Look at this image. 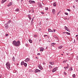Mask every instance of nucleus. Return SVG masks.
Masks as SVG:
<instances>
[{"label":"nucleus","mask_w":78,"mask_h":78,"mask_svg":"<svg viewBox=\"0 0 78 78\" xmlns=\"http://www.w3.org/2000/svg\"><path fill=\"white\" fill-rule=\"evenodd\" d=\"M24 66L26 67H27V64L26 63H24Z\"/></svg>","instance_id":"22"},{"label":"nucleus","mask_w":78,"mask_h":78,"mask_svg":"<svg viewBox=\"0 0 78 78\" xmlns=\"http://www.w3.org/2000/svg\"><path fill=\"white\" fill-rule=\"evenodd\" d=\"M41 13L42 14H44V13L43 12H42Z\"/></svg>","instance_id":"48"},{"label":"nucleus","mask_w":78,"mask_h":78,"mask_svg":"<svg viewBox=\"0 0 78 78\" xmlns=\"http://www.w3.org/2000/svg\"><path fill=\"white\" fill-rule=\"evenodd\" d=\"M11 64H10V63L9 62H6V66L7 68L9 70L10 69V65Z\"/></svg>","instance_id":"2"},{"label":"nucleus","mask_w":78,"mask_h":78,"mask_svg":"<svg viewBox=\"0 0 78 78\" xmlns=\"http://www.w3.org/2000/svg\"><path fill=\"white\" fill-rule=\"evenodd\" d=\"M31 24L32 25H33V22L31 21Z\"/></svg>","instance_id":"38"},{"label":"nucleus","mask_w":78,"mask_h":78,"mask_svg":"<svg viewBox=\"0 0 78 78\" xmlns=\"http://www.w3.org/2000/svg\"><path fill=\"white\" fill-rule=\"evenodd\" d=\"M28 17L30 20H31V17H30V16H29Z\"/></svg>","instance_id":"34"},{"label":"nucleus","mask_w":78,"mask_h":78,"mask_svg":"<svg viewBox=\"0 0 78 78\" xmlns=\"http://www.w3.org/2000/svg\"><path fill=\"white\" fill-rule=\"evenodd\" d=\"M62 48V45H61V46L58 47V48L59 49H61V48Z\"/></svg>","instance_id":"19"},{"label":"nucleus","mask_w":78,"mask_h":78,"mask_svg":"<svg viewBox=\"0 0 78 78\" xmlns=\"http://www.w3.org/2000/svg\"><path fill=\"white\" fill-rule=\"evenodd\" d=\"M53 5L54 6V7H55V6H56V2H55L53 3Z\"/></svg>","instance_id":"18"},{"label":"nucleus","mask_w":78,"mask_h":78,"mask_svg":"<svg viewBox=\"0 0 78 78\" xmlns=\"http://www.w3.org/2000/svg\"><path fill=\"white\" fill-rule=\"evenodd\" d=\"M57 70H58L57 67H55L52 70V73H54V72H56V71Z\"/></svg>","instance_id":"4"},{"label":"nucleus","mask_w":78,"mask_h":78,"mask_svg":"<svg viewBox=\"0 0 78 78\" xmlns=\"http://www.w3.org/2000/svg\"><path fill=\"white\" fill-rule=\"evenodd\" d=\"M25 45L26 46V47H28V44H25Z\"/></svg>","instance_id":"32"},{"label":"nucleus","mask_w":78,"mask_h":78,"mask_svg":"<svg viewBox=\"0 0 78 78\" xmlns=\"http://www.w3.org/2000/svg\"><path fill=\"white\" fill-rule=\"evenodd\" d=\"M12 59L13 61H15V58H14V56H13Z\"/></svg>","instance_id":"23"},{"label":"nucleus","mask_w":78,"mask_h":78,"mask_svg":"<svg viewBox=\"0 0 78 78\" xmlns=\"http://www.w3.org/2000/svg\"><path fill=\"white\" fill-rule=\"evenodd\" d=\"M76 0V2H78V0Z\"/></svg>","instance_id":"52"},{"label":"nucleus","mask_w":78,"mask_h":78,"mask_svg":"<svg viewBox=\"0 0 78 78\" xmlns=\"http://www.w3.org/2000/svg\"><path fill=\"white\" fill-rule=\"evenodd\" d=\"M37 55H41V54H40L39 53H38L37 54Z\"/></svg>","instance_id":"50"},{"label":"nucleus","mask_w":78,"mask_h":78,"mask_svg":"<svg viewBox=\"0 0 78 78\" xmlns=\"http://www.w3.org/2000/svg\"><path fill=\"white\" fill-rule=\"evenodd\" d=\"M12 44L15 47H19L21 45L20 42L19 41H12Z\"/></svg>","instance_id":"1"},{"label":"nucleus","mask_w":78,"mask_h":78,"mask_svg":"<svg viewBox=\"0 0 78 78\" xmlns=\"http://www.w3.org/2000/svg\"><path fill=\"white\" fill-rule=\"evenodd\" d=\"M40 51H43L44 50V48L43 47H41L40 48Z\"/></svg>","instance_id":"9"},{"label":"nucleus","mask_w":78,"mask_h":78,"mask_svg":"<svg viewBox=\"0 0 78 78\" xmlns=\"http://www.w3.org/2000/svg\"><path fill=\"white\" fill-rule=\"evenodd\" d=\"M48 7H46L45 8V10H48Z\"/></svg>","instance_id":"40"},{"label":"nucleus","mask_w":78,"mask_h":78,"mask_svg":"<svg viewBox=\"0 0 78 78\" xmlns=\"http://www.w3.org/2000/svg\"><path fill=\"white\" fill-rule=\"evenodd\" d=\"M39 68H40V69H41V70H42V67H41V66H38Z\"/></svg>","instance_id":"27"},{"label":"nucleus","mask_w":78,"mask_h":78,"mask_svg":"<svg viewBox=\"0 0 78 78\" xmlns=\"http://www.w3.org/2000/svg\"><path fill=\"white\" fill-rule=\"evenodd\" d=\"M66 33L67 34H68L69 35H70V33H69L68 32H66Z\"/></svg>","instance_id":"28"},{"label":"nucleus","mask_w":78,"mask_h":78,"mask_svg":"<svg viewBox=\"0 0 78 78\" xmlns=\"http://www.w3.org/2000/svg\"><path fill=\"white\" fill-rule=\"evenodd\" d=\"M44 37H46V36H48V35H44Z\"/></svg>","instance_id":"42"},{"label":"nucleus","mask_w":78,"mask_h":78,"mask_svg":"<svg viewBox=\"0 0 78 78\" xmlns=\"http://www.w3.org/2000/svg\"><path fill=\"white\" fill-rule=\"evenodd\" d=\"M35 58L36 59H38V58H37V57H36Z\"/></svg>","instance_id":"54"},{"label":"nucleus","mask_w":78,"mask_h":78,"mask_svg":"<svg viewBox=\"0 0 78 78\" xmlns=\"http://www.w3.org/2000/svg\"><path fill=\"white\" fill-rule=\"evenodd\" d=\"M78 35H77L76 36V37H78Z\"/></svg>","instance_id":"51"},{"label":"nucleus","mask_w":78,"mask_h":78,"mask_svg":"<svg viewBox=\"0 0 78 78\" xmlns=\"http://www.w3.org/2000/svg\"><path fill=\"white\" fill-rule=\"evenodd\" d=\"M67 30V31H69V30H68V29H67V30Z\"/></svg>","instance_id":"61"},{"label":"nucleus","mask_w":78,"mask_h":78,"mask_svg":"<svg viewBox=\"0 0 78 78\" xmlns=\"http://www.w3.org/2000/svg\"><path fill=\"white\" fill-rule=\"evenodd\" d=\"M29 3H36V2H35L34 1H32L30 0L29 1Z\"/></svg>","instance_id":"6"},{"label":"nucleus","mask_w":78,"mask_h":78,"mask_svg":"<svg viewBox=\"0 0 78 78\" xmlns=\"http://www.w3.org/2000/svg\"><path fill=\"white\" fill-rule=\"evenodd\" d=\"M52 12L53 14L55 15V13H56V11L55 10V9H53L52 10Z\"/></svg>","instance_id":"7"},{"label":"nucleus","mask_w":78,"mask_h":78,"mask_svg":"<svg viewBox=\"0 0 78 78\" xmlns=\"http://www.w3.org/2000/svg\"><path fill=\"white\" fill-rule=\"evenodd\" d=\"M43 65H45V62H44L43 63Z\"/></svg>","instance_id":"49"},{"label":"nucleus","mask_w":78,"mask_h":78,"mask_svg":"<svg viewBox=\"0 0 78 78\" xmlns=\"http://www.w3.org/2000/svg\"><path fill=\"white\" fill-rule=\"evenodd\" d=\"M11 20H9V21H8V23H8V24H9V23H11Z\"/></svg>","instance_id":"24"},{"label":"nucleus","mask_w":78,"mask_h":78,"mask_svg":"<svg viewBox=\"0 0 78 78\" xmlns=\"http://www.w3.org/2000/svg\"><path fill=\"white\" fill-rule=\"evenodd\" d=\"M6 1H7V0H2L1 3H2V4H3V3H4L5 2H6Z\"/></svg>","instance_id":"10"},{"label":"nucleus","mask_w":78,"mask_h":78,"mask_svg":"<svg viewBox=\"0 0 78 78\" xmlns=\"http://www.w3.org/2000/svg\"><path fill=\"white\" fill-rule=\"evenodd\" d=\"M12 2H10L7 5L8 7H9L10 6H12Z\"/></svg>","instance_id":"8"},{"label":"nucleus","mask_w":78,"mask_h":78,"mask_svg":"<svg viewBox=\"0 0 78 78\" xmlns=\"http://www.w3.org/2000/svg\"><path fill=\"white\" fill-rule=\"evenodd\" d=\"M30 61V58H27L25 60V62H28Z\"/></svg>","instance_id":"11"},{"label":"nucleus","mask_w":78,"mask_h":78,"mask_svg":"<svg viewBox=\"0 0 78 78\" xmlns=\"http://www.w3.org/2000/svg\"><path fill=\"white\" fill-rule=\"evenodd\" d=\"M66 10H67V11H69V12H70V9H66Z\"/></svg>","instance_id":"35"},{"label":"nucleus","mask_w":78,"mask_h":78,"mask_svg":"<svg viewBox=\"0 0 78 78\" xmlns=\"http://www.w3.org/2000/svg\"><path fill=\"white\" fill-rule=\"evenodd\" d=\"M40 7L41 8H42V5H41Z\"/></svg>","instance_id":"53"},{"label":"nucleus","mask_w":78,"mask_h":78,"mask_svg":"<svg viewBox=\"0 0 78 78\" xmlns=\"http://www.w3.org/2000/svg\"><path fill=\"white\" fill-rule=\"evenodd\" d=\"M69 70H70V71H72V70H73V69H72V67H70V68L69 69Z\"/></svg>","instance_id":"25"},{"label":"nucleus","mask_w":78,"mask_h":78,"mask_svg":"<svg viewBox=\"0 0 78 78\" xmlns=\"http://www.w3.org/2000/svg\"><path fill=\"white\" fill-rule=\"evenodd\" d=\"M57 42H59V40L58 39H57Z\"/></svg>","instance_id":"56"},{"label":"nucleus","mask_w":78,"mask_h":78,"mask_svg":"<svg viewBox=\"0 0 78 78\" xmlns=\"http://www.w3.org/2000/svg\"><path fill=\"white\" fill-rule=\"evenodd\" d=\"M55 44H56V43H53L51 44L52 45H55Z\"/></svg>","instance_id":"33"},{"label":"nucleus","mask_w":78,"mask_h":78,"mask_svg":"<svg viewBox=\"0 0 78 78\" xmlns=\"http://www.w3.org/2000/svg\"><path fill=\"white\" fill-rule=\"evenodd\" d=\"M17 0V1H19V0Z\"/></svg>","instance_id":"64"},{"label":"nucleus","mask_w":78,"mask_h":78,"mask_svg":"<svg viewBox=\"0 0 78 78\" xmlns=\"http://www.w3.org/2000/svg\"><path fill=\"white\" fill-rule=\"evenodd\" d=\"M41 23H39V25H41Z\"/></svg>","instance_id":"63"},{"label":"nucleus","mask_w":78,"mask_h":78,"mask_svg":"<svg viewBox=\"0 0 78 78\" xmlns=\"http://www.w3.org/2000/svg\"><path fill=\"white\" fill-rule=\"evenodd\" d=\"M64 69H66V70L67 69H68V66L64 67Z\"/></svg>","instance_id":"30"},{"label":"nucleus","mask_w":78,"mask_h":78,"mask_svg":"<svg viewBox=\"0 0 78 78\" xmlns=\"http://www.w3.org/2000/svg\"><path fill=\"white\" fill-rule=\"evenodd\" d=\"M49 64H51V65H52V66H53V65H54V62H49Z\"/></svg>","instance_id":"14"},{"label":"nucleus","mask_w":78,"mask_h":78,"mask_svg":"<svg viewBox=\"0 0 78 78\" xmlns=\"http://www.w3.org/2000/svg\"><path fill=\"white\" fill-rule=\"evenodd\" d=\"M34 37H37V35H34Z\"/></svg>","instance_id":"29"},{"label":"nucleus","mask_w":78,"mask_h":78,"mask_svg":"<svg viewBox=\"0 0 78 78\" xmlns=\"http://www.w3.org/2000/svg\"><path fill=\"white\" fill-rule=\"evenodd\" d=\"M30 12L32 13H33V12H34V10H33V8H32V9L31 10H30Z\"/></svg>","instance_id":"16"},{"label":"nucleus","mask_w":78,"mask_h":78,"mask_svg":"<svg viewBox=\"0 0 78 78\" xmlns=\"http://www.w3.org/2000/svg\"><path fill=\"white\" fill-rule=\"evenodd\" d=\"M64 20H67V18H64Z\"/></svg>","instance_id":"46"},{"label":"nucleus","mask_w":78,"mask_h":78,"mask_svg":"<svg viewBox=\"0 0 78 78\" xmlns=\"http://www.w3.org/2000/svg\"><path fill=\"white\" fill-rule=\"evenodd\" d=\"M24 62H22L21 63V66H23L24 64Z\"/></svg>","instance_id":"20"},{"label":"nucleus","mask_w":78,"mask_h":78,"mask_svg":"<svg viewBox=\"0 0 78 78\" xmlns=\"http://www.w3.org/2000/svg\"><path fill=\"white\" fill-rule=\"evenodd\" d=\"M65 14H66V15H69V13H68L65 12Z\"/></svg>","instance_id":"39"},{"label":"nucleus","mask_w":78,"mask_h":78,"mask_svg":"<svg viewBox=\"0 0 78 78\" xmlns=\"http://www.w3.org/2000/svg\"><path fill=\"white\" fill-rule=\"evenodd\" d=\"M6 36H9V34H7L6 35H5Z\"/></svg>","instance_id":"43"},{"label":"nucleus","mask_w":78,"mask_h":78,"mask_svg":"<svg viewBox=\"0 0 78 78\" xmlns=\"http://www.w3.org/2000/svg\"><path fill=\"white\" fill-rule=\"evenodd\" d=\"M60 12H58V13L57 14V15H58V14H60Z\"/></svg>","instance_id":"44"},{"label":"nucleus","mask_w":78,"mask_h":78,"mask_svg":"<svg viewBox=\"0 0 78 78\" xmlns=\"http://www.w3.org/2000/svg\"><path fill=\"white\" fill-rule=\"evenodd\" d=\"M29 42H30V44H31L32 42V40H31V39H29Z\"/></svg>","instance_id":"21"},{"label":"nucleus","mask_w":78,"mask_h":78,"mask_svg":"<svg viewBox=\"0 0 78 78\" xmlns=\"http://www.w3.org/2000/svg\"><path fill=\"white\" fill-rule=\"evenodd\" d=\"M64 28L66 30H69V28L67 27H66V26H65Z\"/></svg>","instance_id":"17"},{"label":"nucleus","mask_w":78,"mask_h":78,"mask_svg":"<svg viewBox=\"0 0 78 78\" xmlns=\"http://www.w3.org/2000/svg\"><path fill=\"white\" fill-rule=\"evenodd\" d=\"M34 20V19L33 18L32 20L31 21V22H33V20Z\"/></svg>","instance_id":"47"},{"label":"nucleus","mask_w":78,"mask_h":78,"mask_svg":"<svg viewBox=\"0 0 78 78\" xmlns=\"http://www.w3.org/2000/svg\"><path fill=\"white\" fill-rule=\"evenodd\" d=\"M46 20H48V18H47Z\"/></svg>","instance_id":"58"},{"label":"nucleus","mask_w":78,"mask_h":78,"mask_svg":"<svg viewBox=\"0 0 78 78\" xmlns=\"http://www.w3.org/2000/svg\"><path fill=\"white\" fill-rule=\"evenodd\" d=\"M41 70H39L37 69H36L34 71V72L35 73H37L38 72H40Z\"/></svg>","instance_id":"5"},{"label":"nucleus","mask_w":78,"mask_h":78,"mask_svg":"<svg viewBox=\"0 0 78 78\" xmlns=\"http://www.w3.org/2000/svg\"><path fill=\"white\" fill-rule=\"evenodd\" d=\"M15 11H16V12H19V8L16 9L15 10Z\"/></svg>","instance_id":"15"},{"label":"nucleus","mask_w":78,"mask_h":78,"mask_svg":"<svg viewBox=\"0 0 78 78\" xmlns=\"http://www.w3.org/2000/svg\"><path fill=\"white\" fill-rule=\"evenodd\" d=\"M53 31H54V33H55V31H56V29H53Z\"/></svg>","instance_id":"45"},{"label":"nucleus","mask_w":78,"mask_h":78,"mask_svg":"<svg viewBox=\"0 0 78 78\" xmlns=\"http://www.w3.org/2000/svg\"><path fill=\"white\" fill-rule=\"evenodd\" d=\"M48 31L49 32H52V33H53V30H51L50 29H48Z\"/></svg>","instance_id":"13"},{"label":"nucleus","mask_w":78,"mask_h":78,"mask_svg":"<svg viewBox=\"0 0 78 78\" xmlns=\"http://www.w3.org/2000/svg\"><path fill=\"white\" fill-rule=\"evenodd\" d=\"M67 66H68V67H69V64H67Z\"/></svg>","instance_id":"59"},{"label":"nucleus","mask_w":78,"mask_h":78,"mask_svg":"<svg viewBox=\"0 0 78 78\" xmlns=\"http://www.w3.org/2000/svg\"><path fill=\"white\" fill-rule=\"evenodd\" d=\"M73 78H75V74H73L72 75Z\"/></svg>","instance_id":"26"},{"label":"nucleus","mask_w":78,"mask_h":78,"mask_svg":"<svg viewBox=\"0 0 78 78\" xmlns=\"http://www.w3.org/2000/svg\"><path fill=\"white\" fill-rule=\"evenodd\" d=\"M63 74H64V75H66V74H67L66 73V72H63Z\"/></svg>","instance_id":"37"},{"label":"nucleus","mask_w":78,"mask_h":78,"mask_svg":"<svg viewBox=\"0 0 78 78\" xmlns=\"http://www.w3.org/2000/svg\"><path fill=\"white\" fill-rule=\"evenodd\" d=\"M49 69H52V68H53V66H52L51 65H49Z\"/></svg>","instance_id":"12"},{"label":"nucleus","mask_w":78,"mask_h":78,"mask_svg":"<svg viewBox=\"0 0 78 78\" xmlns=\"http://www.w3.org/2000/svg\"><path fill=\"white\" fill-rule=\"evenodd\" d=\"M4 27L6 29H8L9 28V25H8V23H6L4 24Z\"/></svg>","instance_id":"3"},{"label":"nucleus","mask_w":78,"mask_h":78,"mask_svg":"<svg viewBox=\"0 0 78 78\" xmlns=\"http://www.w3.org/2000/svg\"><path fill=\"white\" fill-rule=\"evenodd\" d=\"M76 59L77 60H78V56H76Z\"/></svg>","instance_id":"41"},{"label":"nucleus","mask_w":78,"mask_h":78,"mask_svg":"<svg viewBox=\"0 0 78 78\" xmlns=\"http://www.w3.org/2000/svg\"><path fill=\"white\" fill-rule=\"evenodd\" d=\"M54 37H55V38H56V39H58V37H57V36H56V35H54Z\"/></svg>","instance_id":"31"},{"label":"nucleus","mask_w":78,"mask_h":78,"mask_svg":"<svg viewBox=\"0 0 78 78\" xmlns=\"http://www.w3.org/2000/svg\"><path fill=\"white\" fill-rule=\"evenodd\" d=\"M66 62H67V60L66 61L64 60L63 61V63H66Z\"/></svg>","instance_id":"36"},{"label":"nucleus","mask_w":78,"mask_h":78,"mask_svg":"<svg viewBox=\"0 0 78 78\" xmlns=\"http://www.w3.org/2000/svg\"><path fill=\"white\" fill-rule=\"evenodd\" d=\"M28 12H29V13L31 12V10H30V11H28Z\"/></svg>","instance_id":"57"},{"label":"nucleus","mask_w":78,"mask_h":78,"mask_svg":"<svg viewBox=\"0 0 78 78\" xmlns=\"http://www.w3.org/2000/svg\"><path fill=\"white\" fill-rule=\"evenodd\" d=\"M61 55H63V54H61Z\"/></svg>","instance_id":"62"},{"label":"nucleus","mask_w":78,"mask_h":78,"mask_svg":"<svg viewBox=\"0 0 78 78\" xmlns=\"http://www.w3.org/2000/svg\"><path fill=\"white\" fill-rule=\"evenodd\" d=\"M23 0H21V2H23Z\"/></svg>","instance_id":"60"},{"label":"nucleus","mask_w":78,"mask_h":78,"mask_svg":"<svg viewBox=\"0 0 78 78\" xmlns=\"http://www.w3.org/2000/svg\"><path fill=\"white\" fill-rule=\"evenodd\" d=\"M73 8H75V5H73Z\"/></svg>","instance_id":"55"}]
</instances>
